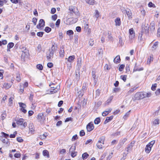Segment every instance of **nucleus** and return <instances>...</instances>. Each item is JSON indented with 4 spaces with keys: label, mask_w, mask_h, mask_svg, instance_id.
Segmentation results:
<instances>
[{
    "label": "nucleus",
    "mask_w": 160,
    "mask_h": 160,
    "mask_svg": "<svg viewBox=\"0 0 160 160\" xmlns=\"http://www.w3.org/2000/svg\"><path fill=\"white\" fill-rule=\"evenodd\" d=\"M49 86L51 88V89L49 91V94L55 93L57 92L60 89V86L56 85L53 83H51L49 84Z\"/></svg>",
    "instance_id": "1"
},
{
    "label": "nucleus",
    "mask_w": 160,
    "mask_h": 160,
    "mask_svg": "<svg viewBox=\"0 0 160 160\" xmlns=\"http://www.w3.org/2000/svg\"><path fill=\"white\" fill-rule=\"evenodd\" d=\"M105 139V138L104 136H102L100 137L97 144V147L99 149H102V145L104 143Z\"/></svg>",
    "instance_id": "2"
},
{
    "label": "nucleus",
    "mask_w": 160,
    "mask_h": 160,
    "mask_svg": "<svg viewBox=\"0 0 160 160\" xmlns=\"http://www.w3.org/2000/svg\"><path fill=\"white\" fill-rule=\"evenodd\" d=\"M155 142V140H152L147 145L145 149V151L147 153H149L151 150V148Z\"/></svg>",
    "instance_id": "3"
},
{
    "label": "nucleus",
    "mask_w": 160,
    "mask_h": 160,
    "mask_svg": "<svg viewBox=\"0 0 160 160\" xmlns=\"http://www.w3.org/2000/svg\"><path fill=\"white\" fill-rule=\"evenodd\" d=\"M129 40L130 43L132 42L134 38L135 34L133 28H131L129 30Z\"/></svg>",
    "instance_id": "4"
},
{
    "label": "nucleus",
    "mask_w": 160,
    "mask_h": 160,
    "mask_svg": "<svg viewBox=\"0 0 160 160\" xmlns=\"http://www.w3.org/2000/svg\"><path fill=\"white\" fill-rule=\"evenodd\" d=\"M54 52H51L50 50L47 52V58L48 59H50L53 57Z\"/></svg>",
    "instance_id": "5"
},
{
    "label": "nucleus",
    "mask_w": 160,
    "mask_h": 160,
    "mask_svg": "<svg viewBox=\"0 0 160 160\" xmlns=\"http://www.w3.org/2000/svg\"><path fill=\"white\" fill-rule=\"evenodd\" d=\"M87 129L88 132H90L93 129L94 126L93 124L91 123H89L87 126Z\"/></svg>",
    "instance_id": "6"
},
{
    "label": "nucleus",
    "mask_w": 160,
    "mask_h": 160,
    "mask_svg": "<svg viewBox=\"0 0 160 160\" xmlns=\"http://www.w3.org/2000/svg\"><path fill=\"white\" fill-rule=\"evenodd\" d=\"M45 26V22L43 19H41L40 20L39 23L38 24L37 26V28H40L42 27H43Z\"/></svg>",
    "instance_id": "7"
},
{
    "label": "nucleus",
    "mask_w": 160,
    "mask_h": 160,
    "mask_svg": "<svg viewBox=\"0 0 160 160\" xmlns=\"http://www.w3.org/2000/svg\"><path fill=\"white\" fill-rule=\"evenodd\" d=\"M12 84V82L10 83L5 82L2 85V88H4L6 89L9 88Z\"/></svg>",
    "instance_id": "8"
},
{
    "label": "nucleus",
    "mask_w": 160,
    "mask_h": 160,
    "mask_svg": "<svg viewBox=\"0 0 160 160\" xmlns=\"http://www.w3.org/2000/svg\"><path fill=\"white\" fill-rule=\"evenodd\" d=\"M92 76L93 79L94 84V85H96L98 81V78L96 77L95 75V72L94 71H92Z\"/></svg>",
    "instance_id": "9"
},
{
    "label": "nucleus",
    "mask_w": 160,
    "mask_h": 160,
    "mask_svg": "<svg viewBox=\"0 0 160 160\" xmlns=\"http://www.w3.org/2000/svg\"><path fill=\"white\" fill-rule=\"evenodd\" d=\"M134 97L136 99H140L143 98V97H142V92H137L134 96Z\"/></svg>",
    "instance_id": "10"
},
{
    "label": "nucleus",
    "mask_w": 160,
    "mask_h": 160,
    "mask_svg": "<svg viewBox=\"0 0 160 160\" xmlns=\"http://www.w3.org/2000/svg\"><path fill=\"white\" fill-rule=\"evenodd\" d=\"M134 144V142H131L128 145L127 148H126L125 151H127L128 152L129 151H130L132 148V147Z\"/></svg>",
    "instance_id": "11"
},
{
    "label": "nucleus",
    "mask_w": 160,
    "mask_h": 160,
    "mask_svg": "<svg viewBox=\"0 0 160 160\" xmlns=\"http://www.w3.org/2000/svg\"><path fill=\"white\" fill-rule=\"evenodd\" d=\"M112 110V109L111 108L107 109L105 111L102 112V116H106Z\"/></svg>",
    "instance_id": "12"
},
{
    "label": "nucleus",
    "mask_w": 160,
    "mask_h": 160,
    "mask_svg": "<svg viewBox=\"0 0 160 160\" xmlns=\"http://www.w3.org/2000/svg\"><path fill=\"white\" fill-rule=\"evenodd\" d=\"M152 94L150 92H144L142 93V97H143V98L146 97H149L151 96Z\"/></svg>",
    "instance_id": "13"
},
{
    "label": "nucleus",
    "mask_w": 160,
    "mask_h": 160,
    "mask_svg": "<svg viewBox=\"0 0 160 160\" xmlns=\"http://www.w3.org/2000/svg\"><path fill=\"white\" fill-rule=\"evenodd\" d=\"M24 121V119L22 118L18 119L16 121V123L18 125H22Z\"/></svg>",
    "instance_id": "14"
},
{
    "label": "nucleus",
    "mask_w": 160,
    "mask_h": 160,
    "mask_svg": "<svg viewBox=\"0 0 160 160\" xmlns=\"http://www.w3.org/2000/svg\"><path fill=\"white\" fill-rule=\"evenodd\" d=\"M143 70V68L142 67L141 68H138L137 64L136 63H135L134 69H133V71L135 72V71H142Z\"/></svg>",
    "instance_id": "15"
},
{
    "label": "nucleus",
    "mask_w": 160,
    "mask_h": 160,
    "mask_svg": "<svg viewBox=\"0 0 160 160\" xmlns=\"http://www.w3.org/2000/svg\"><path fill=\"white\" fill-rule=\"evenodd\" d=\"M43 117V114L42 113H39L37 116V118L38 122H41L42 121Z\"/></svg>",
    "instance_id": "16"
},
{
    "label": "nucleus",
    "mask_w": 160,
    "mask_h": 160,
    "mask_svg": "<svg viewBox=\"0 0 160 160\" xmlns=\"http://www.w3.org/2000/svg\"><path fill=\"white\" fill-rule=\"evenodd\" d=\"M57 45L54 44L52 45L51 49H50L49 50L51 51V52L54 53L57 49Z\"/></svg>",
    "instance_id": "17"
},
{
    "label": "nucleus",
    "mask_w": 160,
    "mask_h": 160,
    "mask_svg": "<svg viewBox=\"0 0 160 160\" xmlns=\"http://www.w3.org/2000/svg\"><path fill=\"white\" fill-rule=\"evenodd\" d=\"M121 59L119 55L117 56L114 59L113 62L115 63H117L120 62Z\"/></svg>",
    "instance_id": "18"
},
{
    "label": "nucleus",
    "mask_w": 160,
    "mask_h": 160,
    "mask_svg": "<svg viewBox=\"0 0 160 160\" xmlns=\"http://www.w3.org/2000/svg\"><path fill=\"white\" fill-rule=\"evenodd\" d=\"M42 154L44 156H46L48 158L49 157V152L47 150H44L43 151Z\"/></svg>",
    "instance_id": "19"
},
{
    "label": "nucleus",
    "mask_w": 160,
    "mask_h": 160,
    "mask_svg": "<svg viewBox=\"0 0 160 160\" xmlns=\"http://www.w3.org/2000/svg\"><path fill=\"white\" fill-rule=\"evenodd\" d=\"M75 58V56L74 55H72L71 56H70L68 57V58H67V60L68 62H73V60Z\"/></svg>",
    "instance_id": "20"
},
{
    "label": "nucleus",
    "mask_w": 160,
    "mask_h": 160,
    "mask_svg": "<svg viewBox=\"0 0 160 160\" xmlns=\"http://www.w3.org/2000/svg\"><path fill=\"white\" fill-rule=\"evenodd\" d=\"M158 42H155L152 47V51L156 50L158 46Z\"/></svg>",
    "instance_id": "21"
},
{
    "label": "nucleus",
    "mask_w": 160,
    "mask_h": 160,
    "mask_svg": "<svg viewBox=\"0 0 160 160\" xmlns=\"http://www.w3.org/2000/svg\"><path fill=\"white\" fill-rule=\"evenodd\" d=\"M113 118V116H111L109 117H107L104 122V124H105L108 123Z\"/></svg>",
    "instance_id": "22"
},
{
    "label": "nucleus",
    "mask_w": 160,
    "mask_h": 160,
    "mask_svg": "<svg viewBox=\"0 0 160 160\" xmlns=\"http://www.w3.org/2000/svg\"><path fill=\"white\" fill-rule=\"evenodd\" d=\"M115 22L116 23V26H120L121 24V21L120 19L119 18H117L115 20Z\"/></svg>",
    "instance_id": "23"
},
{
    "label": "nucleus",
    "mask_w": 160,
    "mask_h": 160,
    "mask_svg": "<svg viewBox=\"0 0 160 160\" xmlns=\"http://www.w3.org/2000/svg\"><path fill=\"white\" fill-rule=\"evenodd\" d=\"M82 59L81 58H78L77 61V65L78 68H80L81 67Z\"/></svg>",
    "instance_id": "24"
},
{
    "label": "nucleus",
    "mask_w": 160,
    "mask_h": 160,
    "mask_svg": "<svg viewBox=\"0 0 160 160\" xmlns=\"http://www.w3.org/2000/svg\"><path fill=\"white\" fill-rule=\"evenodd\" d=\"M155 23L153 21L150 24V29L153 31L155 30Z\"/></svg>",
    "instance_id": "25"
},
{
    "label": "nucleus",
    "mask_w": 160,
    "mask_h": 160,
    "mask_svg": "<svg viewBox=\"0 0 160 160\" xmlns=\"http://www.w3.org/2000/svg\"><path fill=\"white\" fill-rule=\"evenodd\" d=\"M99 16V13L98 10H96L95 11V14L94 17L97 19Z\"/></svg>",
    "instance_id": "26"
},
{
    "label": "nucleus",
    "mask_w": 160,
    "mask_h": 160,
    "mask_svg": "<svg viewBox=\"0 0 160 160\" xmlns=\"http://www.w3.org/2000/svg\"><path fill=\"white\" fill-rule=\"evenodd\" d=\"M67 34L70 37L73 35V32L72 30H69L67 32Z\"/></svg>",
    "instance_id": "27"
},
{
    "label": "nucleus",
    "mask_w": 160,
    "mask_h": 160,
    "mask_svg": "<svg viewBox=\"0 0 160 160\" xmlns=\"http://www.w3.org/2000/svg\"><path fill=\"white\" fill-rule=\"evenodd\" d=\"M60 56L62 57L64 56V51L63 48H62L59 52Z\"/></svg>",
    "instance_id": "28"
},
{
    "label": "nucleus",
    "mask_w": 160,
    "mask_h": 160,
    "mask_svg": "<svg viewBox=\"0 0 160 160\" xmlns=\"http://www.w3.org/2000/svg\"><path fill=\"white\" fill-rule=\"evenodd\" d=\"M153 60V57L152 55H151L149 58H148L147 60V63L150 64L151 61H152Z\"/></svg>",
    "instance_id": "29"
},
{
    "label": "nucleus",
    "mask_w": 160,
    "mask_h": 160,
    "mask_svg": "<svg viewBox=\"0 0 160 160\" xmlns=\"http://www.w3.org/2000/svg\"><path fill=\"white\" fill-rule=\"evenodd\" d=\"M113 97L112 96H110L106 102V104H108L109 103H110L113 98Z\"/></svg>",
    "instance_id": "30"
},
{
    "label": "nucleus",
    "mask_w": 160,
    "mask_h": 160,
    "mask_svg": "<svg viewBox=\"0 0 160 160\" xmlns=\"http://www.w3.org/2000/svg\"><path fill=\"white\" fill-rule=\"evenodd\" d=\"M18 104L19 106L21 107V108H25L26 107V104L22 102H19Z\"/></svg>",
    "instance_id": "31"
},
{
    "label": "nucleus",
    "mask_w": 160,
    "mask_h": 160,
    "mask_svg": "<svg viewBox=\"0 0 160 160\" xmlns=\"http://www.w3.org/2000/svg\"><path fill=\"white\" fill-rule=\"evenodd\" d=\"M76 149V146L75 145L72 146L69 150L70 152H74Z\"/></svg>",
    "instance_id": "32"
},
{
    "label": "nucleus",
    "mask_w": 160,
    "mask_h": 160,
    "mask_svg": "<svg viewBox=\"0 0 160 160\" xmlns=\"http://www.w3.org/2000/svg\"><path fill=\"white\" fill-rule=\"evenodd\" d=\"M100 122V119L99 118H97L95 119L94 121V123L95 124H98Z\"/></svg>",
    "instance_id": "33"
},
{
    "label": "nucleus",
    "mask_w": 160,
    "mask_h": 160,
    "mask_svg": "<svg viewBox=\"0 0 160 160\" xmlns=\"http://www.w3.org/2000/svg\"><path fill=\"white\" fill-rule=\"evenodd\" d=\"M89 155L86 152L84 153L82 155V158L83 159H86L88 157Z\"/></svg>",
    "instance_id": "34"
},
{
    "label": "nucleus",
    "mask_w": 160,
    "mask_h": 160,
    "mask_svg": "<svg viewBox=\"0 0 160 160\" xmlns=\"http://www.w3.org/2000/svg\"><path fill=\"white\" fill-rule=\"evenodd\" d=\"M119 39V43L120 44L121 46H122L123 44V43L122 41V38L121 36H119L118 37Z\"/></svg>",
    "instance_id": "35"
},
{
    "label": "nucleus",
    "mask_w": 160,
    "mask_h": 160,
    "mask_svg": "<svg viewBox=\"0 0 160 160\" xmlns=\"http://www.w3.org/2000/svg\"><path fill=\"white\" fill-rule=\"evenodd\" d=\"M14 45V44L13 42H10L9 43L7 46L8 48H9V49H10L12 48Z\"/></svg>",
    "instance_id": "36"
},
{
    "label": "nucleus",
    "mask_w": 160,
    "mask_h": 160,
    "mask_svg": "<svg viewBox=\"0 0 160 160\" xmlns=\"http://www.w3.org/2000/svg\"><path fill=\"white\" fill-rule=\"evenodd\" d=\"M159 120L158 118L155 119L153 122V124L154 125H156L159 124Z\"/></svg>",
    "instance_id": "37"
},
{
    "label": "nucleus",
    "mask_w": 160,
    "mask_h": 160,
    "mask_svg": "<svg viewBox=\"0 0 160 160\" xmlns=\"http://www.w3.org/2000/svg\"><path fill=\"white\" fill-rule=\"evenodd\" d=\"M130 112V110H129L128 112L123 116V118L124 119H126L128 117L129 115Z\"/></svg>",
    "instance_id": "38"
},
{
    "label": "nucleus",
    "mask_w": 160,
    "mask_h": 160,
    "mask_svg": "<svg viewBox=\"0 0 160 160\" xmlns=\"http://www.w3.org/2000/svg\"><path fill=\"white\" fill-rule=\"evenodd\" d=\"M121 78L122 79L124 82L126 81L127 75H122L120 76Z\"/></svg>",
    "instance_id": "39"
},
{
    "label": "nucleus",
    "mask_w": 160,
    "mask_h": 160,
    "mask_svg": "<svg viewBox=\"0 0 160 160\" xmlns=\"http://www.w3.org/2000/svg\"><path fill=\"white\" fill-rule=\"evenodd\" d=\"M37 68L39 69V70H41L43 69V67L42 65L41 64H38L36 66Z\"/></svg>",
    "instance_id": "40"
},
{
    "label": "nucleus",
    "mask_w": 160,
    "mask_h": 160,
    "mask_svg": "<svg viewBox=\"0 0 160 160\" xmlns=\"http://www.w3.org/2000/svg\"><path fill=\"white\" fill-rule=\"evenodd\" d=\"M51 30V29L49 27H47L45 28V31L46 32L48 33L50 32Z\"/></svg>",
    "instance_id": "41"
},
{
    "label": "nucleus",
    "mask_w": 160,
    "mask_h": 160,
    "mask_svg": "<svg viewBox=\"0 0 160 160\" xmlns=\"http://www.w3.org/2000/svg\"><path fill=\"white\" fill-rule=\"evenodd\" d=\"M103 53V51L102 49H99L98 50V54L100 55H102Z\"/></svg>",
    "instance_id": "42"
},
{
    "label": "nucleus",
    "mask_w": 160,
    "mask_h": 160,
    "mask_svg": "<svg viewBox=\"0 0 160 160\" xmlns=\"http://www.w3.org/2000/svg\"><path fill=\"white\" fill-rule=\"evenodd\" d=\"M7 2V0H2V1H0V5L2 6H3L4 3H5Z\"/></svg>",
    "instance_id": "43"
},
{
    "label": "nucleus",
    "mask_w": 160,
    "mask_h": 160,
    "mask_svg": "<svg viewBox=\"0 0 160 160\" xmlns=\"http://www.w3.org/2000/svg\"><path fill=\"white\" fill-rule=\"evenodd\" d=\"M7 43V42L6 40H3L2 41H0V46L2 45H5Z\"/></svg>",
    "instance_id": "44"
},
{
    "label": "nucleus",
    "mask_w": 160,
    "mask_h": 160,
    "mask_svg": "<svg viewBox=\"0 0 160 160\" xmlns=\"http://www.w3.org/2000/svg\"><path fill=\"white\" fill-rule=\"evenodd\" d=\"M125 67V65L123 64H122L119 67V70L120 71H122L123 69Z\"/></svg>",
    "instance_id": "45"
},
{
    "label": "nucleus",
    "mask_w": 160,
    "mask_h": 160,
    "mask_svg": "<svg viewBox=\"0 0 160 160\" xmlns=\"http://www.w3.org/2000/svg\"><path fill=\"white\" fill-rule=\"evenodd\" d=\"M142 32H141V33H140L138 36V39L140 40V41H141L142 40Z\"/></svg>",
    "instance_id": "46"
},
{
    "label": "nucleus",
    "mask_w": 160,
    "mask_h": 160,
    "mask_svg": "<svg viewBox=\"0 0 160 160\" xmlns=\"http://www.w3.org/2000/svg\"><path fill=\"white\" fill-rule=\"evenodd\" d=\"M37 50L38 52H40L41 51L42 48L41 45L39 44L37 48Z\"/></svg>",
    "instance_id": "47"
},
{
    "label": "nucleus",
    "mask_w": 160,
    "mask_h": 160,
    "mask_svg": "<svg viewBox=\"0 0 160 160\" xmlns=\"http://www.w3.org/2000/svg\"><path fill=\"white\" fill-rule=\"evenodd\" d=\"M44 34V32H38L37 33V35L38 36L42 37Z\"/></svg>",
    "instance_id": "48"
},
{
    "label": "nucleus",
    "mask_w": 160,
    "mask_h": 160,
    "mask_svg": "<svg viewBox=\"0 0 160 160\" xmlns=\"http://www.w3.org/2000/svg\"><path fill=\"white\" fill-rule=\"evenodd\" d=\"M95 1L93 0H89L88 3L90 5H93L95 3Z\"/></svg>",
    "instance_id": "49"
},
{
    "label": "nucleus",
    "mask_w": 160,
    "mask_h": 160,
    "mask_svg": "<svg viewBox=\"0 0 160 160\" xmlns=\"http://www.w3.org/2000/svg\"><path fill=\"white\" fill-rule=\"evenodd\" d=\"M37 21V19L36 18H33L32 19V22L33 23L34 25H35L36 24V23Z\"/></svg>",
    "instance_id": "50"
},
{
    "label": "nucleus",
    "mask_w": 160,
    "mask_h": 160,
    "mask_svg": "<svg viewBox=\"0 0 160 160\" xmlns=\"http://www.w3.org/2000/svg\"><path fill=\"white\" fill-rule=\"evenodd\" d=\"M148 6L149 7H155V5L151 2H150L148 4Z\"/></svg>",
    "instance_id": "51"
},
{
    "label": "nucleus",
    "mask_w": 160,
    "mask_h": 160,
    "mask_svg": "<svg viewBox=\"0 0 160 160\" xmlns=\"http://www.w3.org/2000/svg\"><path fill=\"white\" fill-rule=\"evenodd\" d=\"M89 44L91 46H92L94 44L93 41L92 39H90L89 40Z\"/></svg>",
    "instance_id": "52"
},
{
    "label": "nucleus",
    "mask_w": 160,
    "mask_h": 160,
    "mask_svg": "<svg viewBox=\"0 0 160 160\" xmlns=\"http://www.w3.org/2000/svg\"><path fill=\"white\" fill-rule=\"evenodd\" d=\"M61 20L59 19H58L56 21V25L57 27H58L60 23Z\"/></svg>",
    "instance_id": "53"
},
{
    "label": "nucleus",
    "mask_w": 160,
    "mask_h": 160,
    "mask_svg": "<svg viewBox=\"0 0 160 160\" xmlns=\"http://www.w3.org/2000/svg\"><path fill=\"white\" fill-rule=\"evenodd\" d=\"M6 116V114L5 113H3L1 115V118L2 120L5 119Z\"/></svg>",
    "instance_id": "54"
},
{
    "label": "nucleus",
    "mask_w": 160,
    "mask_h": 160,
    "mask_svg": "<svg viewBox=\"0 0 160 160\" xmlns=\"http://www.w3.org/2000/svg\"><path fill=\"white\" fill-rule=\"evenodd\" d=\"M14 157L16 158H19L21 156V154L20 153H16L14 154Z\"/></svg>",
    "instance_id": "55"
},
{
    "label": "nucleus",
    "mask_w": 160,
    "mask_h": 160,
    "mask_svg": "<svg viewBox=\"0 0 160 160\" xmlns=\"http://www.w3.org/2000/svg\"><path fill=\"white\" fill-rule=\"evenodd\" d=\"M120 89L119 88H114L113 89V91L114 92H118L119 91Z\"/></svg>",
    "instance_id": "56"
},
{
    "label": "nucleus",
    "mask_w": 160,
    "mask_h": 160,
    "mask_svg": "<svg viewBox=\"0 0 160 160\" xmlns=\"http://www.w3.org/2000/svg\"><path fill=\"white\" fill-rule=\"evenodd\" d=\"M108 39L111 41H112L113 40V38L112 36H111V34L108 32Z\"/></svg>",
    "instance_id": "57"
},
{
    "label": "nucleus",
    "mask_w": 160,
    "mask_h": 160,
    "mask_svg": "<svg viewBox=\"0 0 160 160\" xmlns=\"http://www.w3.org/2000/svg\"><path fill=\"white\" fill-rule=\"evenodd\" d=\"M47 66L48 68H51L53 67V64L52 63L48 62L47 64Z\"/></svg>",
    "instance_id": "58"
},
{
    "label": "nucleus",
    "mask_w": 160,
    "mask_h": 160,
    "mask_svg": "<svg viewBox=\"0 0 160 160\" xmlns=\"http://www.w3.org/2000/svg\"><path fill=\"white\" fill-rule=\"evenodd\" d=\"M85 134V133L83 130H82L80 131V135L81 136H84Z\"/></svg>",
    "instance_id": "59"
},
{
    "label": "nucleus",
    "mask_w": 160,
    "mask_h": 160,
    "mask_svg": "<svg viewBox=\"0 0 160 160\" xmlns=\"http://www.w3.org/2000/svg\"><path fill=\"white\" fill-rule=\"evenodd\" d=\"M157 84H154V85H152V86L151 87V89L153 91H154L156 90V87Z\"/></svg>",
    "instance_id": "60"
},
{
    "label": "nucleus",
    "mask_w": 160,
    "mask_h": 160,
    "mask_svg": "<svg viewBox=\"0 0 160 160\" xmlns=\"http://www.w3.org/2000/svg\"><path fill=\"white\" fill-rule=\"evenodd\" d=\"M17 134L16 132H14L13 134H11L10 135V138H14L15 137V135Z\"/></svg>",
    "instance_id": "61"
},
{
    "label": "nucleus",
    "mask_w": 160,
    "mask_h": 160,
    "mask_svg": "<svg viewBox=\"0 0 160 160\" xmlns=\"http://www.w3.org/2000/svg\"><path fill=\"white\" fill-rule=\"evenodd\" d=\"M126 13L128 17H130L132 15L131 12V11H126Z\"/></svg>",
    "instance_id": "62"
},
{
    "label": "nucleus",
    "mask_w": 160,
    "mask_h": 160,
    "mask_svg": "<svg viewBox=\"0 0 160 160\" xmlns=\"http://www.w3.org/2000/svg\"><path fill=\"white\" fill-rule=\"evenodd\" d=\"M17 141L19 142H23V140L20 137H18L17 138Z\"/></svg>",
    "instance_id": "63"
},
{
    "label": "nucleus",
    "mask_w": 160,
    "mask_h": 160,
    "mask_svg": "<svg viewBox=\"0 0 160 160\" xmlns=\"http://www.w3.org/2000/svg\"><path fill=\"white\" fill-rule=\"evenodd\" d=\"M78 138V136L77 135H75L73 136L72 138V141H74Z\"/></svg>",
    "instance_id": "64"
}]
</instances>
